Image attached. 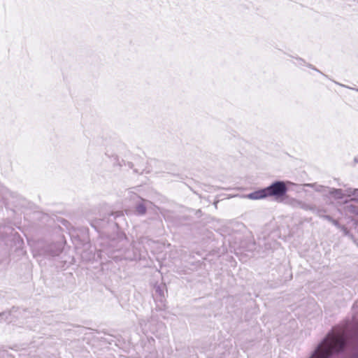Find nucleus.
Returning a JSON list of instances; mask_svg holds the SVG:
<instances>
[{"label":"nucleus","instance_id":"423d86ee","mask_svg":"<svg viewBox=\"0 0 358 358\" xmlns=\"http://www.w3.org/2000/svg\"><path fill=\"white\" fill-rule=\"evenodd\" d=\"M296 206L299 207L301 209H303L305 210H310L315 213V211L317 210L316 207L315 206L306 203L301 201H297L296 202Z\"/></svg>","mask_w":358,"mask_h":358},{"label":"nucleus","instance_id":"4468645a","mask_svg":"<svg viewBox=\"0 0 358 358\" xmlns=\"http://www.w3.org/2000/svg\"><path fill=\"white\" fill-rule=\"evenodd\" d=\"M307 66H308L309 68L312 69H314L320 73H321L318 69H317L316 68H315L312 64H307Z\"/></svg>","mask_w":358,"mask_h":358},{"label":"nucleus","instance_id":"20e7f679","mask_svg":"<svg viewBox=\"0 0 358 358\" xmlns=\"http://www.w3.org/2000/svg\"><path fill=\"white\" fill-rule=\"evenodd\" d=\"M62 250L60 244L54 243L46 245L44 252L52 257H55L61 253Z\"/></svg>","mask_w":358,"mask_h":358},{"label":"nucleus","instance_id":"f8f14e48","mask_svg":"<svg viewBox=\"0 0 358 358\" xmlns=\"http://www.w3.org/2000/svg\"><path fill=\"white\" fill-rule=\"evenodd\" d=\"M348 192L349 195H354L355 196H358V189H348Z\"/></svg>","mask_w":358,"mask_h":358},{"label":"nucleus","instance_id":"aec40b11","mask_svg":"<svg viewBox=\"0 0 358 358\" xmlns=\"http://www.w3.org/2000/svg\"><path fill=\"white\" fill-rule=\"evenodd\" d=\"M357 199H358V198H357Z\"/></svg>","mask_w":358,"mask_h":358},{"label":"nucleus","instance_id":"ddd939ff","mask_svg":"<svg viewBox=\"0 0 358 358\" xmlns=\"http://www.w3.org/2000/svg\"><path fill=\"white\" fill-rule=\"evenodd\" d=\"M330 222H331L335 227L340 228L341 225L338 222V221L334 220L332 218V220H330Z\"/></svg>","mask_w":358,"mask_h":358},{"label":"nucleus","instance_id":"f3484780","mask_svg":"<svg viewBox=\"0 0 358 358\" xmlns=\"http://www.w3.org/2000/svg\"><path fill=\"white\" fill-rule=\"evenodd\" d=\"M354 160L356 163H358V156L356 157Z\"/></svg>","mask_w":358,"mask_h":358},{"label":"nucleus","instance_id":"6ab92c4d","mask_svg":"<svg viewBox=\"0 0 358 358\" xmlns=\"http://www.w3.org/2000/svg\"><path fill=\"white\" fill-rule=\"evenodd\" d=\"M356 91H357V92H358V89H356Z\"/></svg>","mask_w":358,"mask_h":358},{"label":"nucleus","instance_id":"a211bd4d","mask_svg":"<svg viewBox=\"0 0 358 358\" xmlns=\"http://www.w3.org/2000/svg\"><path fill=\"white\" fill-rule=\"evenodd\" d=\"M255 243H253V248L250 249V250H252L253 249H255Z\"/></svg>","mask_w":358,"mask_h":358},{"label":"nucleus","instance_id":"1a4fd4ad","mask_svg":"<svg viewBox=\"0 0 358 358\" xmlns=\"http://www.w3.org/2000/svg\"><path fill=\"white\" fill-rule=\"evenodd\" d=\"M136 211L138 215H143L146 213V207L143 203H139L136 206Z\"/></svg>","mask_w":358,"mask_h":358},{"label":"nucleus","instance_id":"dca6fc26","mask_svg":"<svg viewBox=\"0 0 358 358\" xmlns=\"http://www.w3.org/2000/svg\"><path fill=\"white\" fill-rule=\"evenodd\" d=\"M298 60L300 62L299 64H302L305 63V62L303 59H299Z\"/></svg>","mask_w":358,"mask_h":358},{"label":"nucleus","instance_id":"9d476101","mask_svg":"<svg viewBox=\"0 0 358 358\" xmlns=\"http://www.w3.org/2000/svg\"><path fill=\"white\" fill-rule=\"evenodd\" d=\"M324 211L323 210L317 209L315 211V214L320 217L327 220L329 222H330V220H332V217L330 215H324Z\"/></svg>","mask_w":358,"mask_h":358},{"label":"nucleus","instance_id":"2eb2a0df","mask_svg":"<svg viewBox=\"0 0 358 358\" xmlns=\"http://www.w3.org/2000/svg\"><path fill=\"white\" fill-rule=\"evenodd\" d=\"M6 315V313H5V312L1 313H0V317H2V316H3V315ZM7 315H10V313H7Z\"/></svg>","mask_w":358,"mask_h":358},{"label":"nucleus","instance_id":"f03ea898","mask_svg":"<svg viewBox=\"0 0 358 358\" xmlns=\"http://www.w3.org/2000/svg\"><path fill=\"white\" fill-rule=\"evenodd\" d=\"M131 244L129 243L124 235H120L117 239L110 241L108 244L103 246L102 249L98 251V256L102 259L103 254L115 261L122 259L134 260L136 255L130 251Z\"/></svg>","mask_w":358,"mask_h":358},{"label":"nucleus","instance_id":"39448f33","mask_svg":"<svg viewBox=\"0 0 358 358\" xmlns=\"http://www.w3.org/2000/svg\"><path fill=\"white\" fill-rule=\"evenodd\" d=\"M304 187H309L313 188L316 192H321L323 194H327L329 187L315 183H306L303 184Z\"/></svg>","mask_w":358,"mask_h":358},{"label":"nucleus","instance_id":"0eeeda50","mask_svg":"<svg viewBox=\"0 0 358 358\" xmlns=\"http://www.w3.org/2000/svg\"><path fill=\"white\" fill-rule=\"evenodd\" d=\"M327 194L332 195L336 199H343L345 196L341 189L330 188L327 191Z\"/></svg>","mask_w":358,"mask_h":358},{"label":"nucleus","instance_id":"6e6552de","mask_svg":"<svg viewBox=\"0 0 358 358\" xmlns=\"http://www.w3.org/2000/svg\"><path fill=\"white\" fill-rule=\"evenodd\" d=\"M10 194L9 191L4 187L0 186V201H6Z\"/></svg>","mask_w":358,"mask_h":358},{"label":"nucleus","instance_id":"f257e3e1","mask_svg":"<svg viewBox=\"0 0 358 358\" xmlns=\"http://www.w3.org/2000/svg\"><path fill=\"white\" fill-rule=\"evenodd\" d=\"M358 358V326L335 327L317 345L309 358Z\"/></svg>","mask_w":358,"mask_h":358},{"label":"nucleus","instance_id":"7ed1b4c3","mask_svg":"<svg viewBox=\"0 0 358 358\" xmlns=\"http://www.w3.org/2000/svg\"><path fill=\"white\" fill-rule=\"evenodd\" d=\"M288 189L284 181L277 180L269 186L258 189L248 194V198L252 200L263 199L267 197H273L275 200L282 198Z\"/></svg>","mask_w":358,"mask_h":358},{"label":"nucleus","instance_id":"9b49d317","mask_svg":"<svg viewBox=\"0 0 358 358\" xmlns=\"http://www.w3.org/2000/svg\"><path fill=\"white\" fill-rule=\"evenodd\" d=\"M164 286H157L155 287V292L157 294H159V296L162 298H164Z\"/></svg>","mask_w":358,"mask_h":358}]
</instances>
